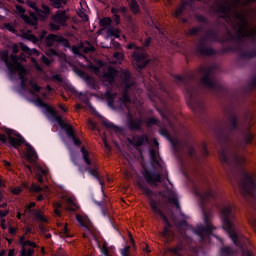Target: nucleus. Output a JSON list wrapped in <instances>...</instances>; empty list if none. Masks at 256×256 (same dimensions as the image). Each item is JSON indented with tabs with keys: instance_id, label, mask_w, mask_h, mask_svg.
<instances>
[{
	"instance_id": "39448f33",
	"label": "nucleus",
	"mask_w": 256,
	"mask_h": 256,
	"mask_svg": "<svg viewBox=\"0 0 256 256\" xmlns=\"http://www.w3.org/2000/svg\"><path fill=\"white\" fill-rule=\"evenodd\" d=\"M0 142L17 150H19V147L22 145H25V147H27L25 157L29 163H35V161L39 159L35 148H33L29 142L25 141V138L19 132L13 129H7L6 134H0Z\"/></svg>"
},
{
	"instance_id": "20e7f679",
	"label": "nucleus",
	"mask_w": 256,
	"mask_h": 256,
	"mask_svg": "<svg viewBox=\"0 0 256 256\" xmlns=\"http://www.w3.org/2000/svg\"><path fill=\"white\" fill-rule=\"evenodd\" d=\"M138 188L140 189L141 192L144 193V195H146V197L149 199V205L154 213V215L156 217H161L163 223H164V228L163 230L160 232V237H162L163 239H173L174 237V233H173V224L171 223V221H169V218L167 217V215H165V212H163V210L161 209V207L159 206V202H157L155 199H153V190H151V188H149L147 185H145L143 182H138L137 183Z\"/></svg>"
},
{
	"instance_id": "a19ab883",
	"label": "nucleus",
	"mask_w": 256,
	"mask_h": 256,
	"mask_svg": "<svg viewBox=\"0 0 256 256\" xmlns=\"http://www.w3.org/2000/svg\"><path fill=\"white\" fill-rule=\"evenodd\" d=\"M183 9H185V4H182V6L176 9V11L174 12V17H181Z\"/></svg>"
},
{
	"instance_id": "6e6552de",
	"label": "nucleus",
	"mask_w": 256,
	"mask_h": 256,
	"mask_svg": "<svg viewBox=\"0 0 256 256\" xmlns=\"http://www.w3.org/2000/svg\"><path fill=\"white\" fill-rule=\"evenodd\" d=\"M28 7L33 9V12H30L29 16L25 15V9L22 6L17 5L16 6V13L20 15V17L27 23V25H37V20L41 19V21H45L47 19L49 13H51V10L49 9V6L43 5L42 9L43 11L39 10L37 7V4L33 1H27Z\"/></svg>"
},
{
	"instance_id": "2f4dec72",
	"label": "nucleus",
	"mask_w": 256,
	"mask_h": 256,
	"mask_svg": "<svg viewBox=\"0 0 256 256\" xmlns=\"http://www.w3.org/2000/svg\"><path fill=\"white\" fill-rule=\"evenodd\" d=\"M141 120H135V118L129 116L128 125L130 129H139L141 127Z\"/></svg>"
},
{
	"instance_id": "2eb2a0df",
	"label": "nucleus",
	"mask_w": 256,
	"mask_h": 256,
	"mask_svg": "<svg viewBox=\"0 0 256 256\" xmlns=\"http://www.w3.org/2000/svg\"><path fill=\"white\" fill-rule=\"evenodd\" d=\"M52 23H50L51 31H59L61 29V25H65L67 23V12L59 11L52 17Z\"/></svg>"
},
{
	"instance_id": "bf43d9fd",
	"label": "nucleus",
	"mask_w": 256,
	"mask_h": 256,
	"mask_svg": "<svg viewBox=\"0 0 256 256\" xmlns=\"http://www.w3.org/2000/svg\"><path fill=\"white\" fill-rule=\"evenodd\" d=\"M8 233H9L10 235H15V233H17V228H15V227H9V228H8Z\"/></svg>"
},
{
	"instance_id": "c03bdc74",
	"label": "nucleus",
	"mask_w": 256,
	"mask_h": 256,
	"mask_svg": "<svg viewBox=\"0 0 256 256\" xmlns=\"http://www.w3.org/2000/svg\"><path fill=\"white\" fill-rule=\"evenodd\" d=\"M202 155L209 157V149H207V143L205 142L202 143Z\"/></svg>"
},
{
	"instance_id": "c756f323",
	"label": "nucleus",
	"mask_w": 256,
	"mask_h": 256,
	"mask_svg": "<svg viewBox=\"0 0 256 256\" xmlns=\"http://www.w3.org/2000/svg\"><path fill=\"white\" fill-rule=\"evenodd\" d=\"M220 256H235V250L229 246H224L220 249Z\"/></svg>"
},
{
	"instance_id": "774afa93",
	"label": "nucleus",
	"mask_w": 256,
	"mask_h": 256,
	"mask_svg": "<svg viewBox=\"0 0 256 256\" xmlns=\"http://www.w3.org/2000/svg\"><path fill=\"white\" fill-rule=\"evenodd\" d=\"M8 256H15V249H10L8 252Z\"/></svg>"
},
{
	"instance_id": "680f3d73",
	"label": "nucleus",
	"mask_w": 256,
	"mask_h": 256,
	"mask_svg": "<svg viewBox=\"0 0 256 256\" xmlns=\"http://www.w3.org/2000/svg\"><path fill=\"white\" fill-rule=\"evenodd\" d=\"M37 181L39 182V183H45V179L43 178V175H41V174H37Z\"/></svg>"
},
{
	"instance_id": "8fccbe9b",
	"label": "nucleus",
	"mask_w": 256,
	"mask_h": 256,
	"mask_svg": "<svg viewBox=\"0 0 256 256\" xmlns=\"http://www.w3.org/2000/svg\"><path fill=\"white\" fill-rule=\"evenodd\" d=\"M78 16H79L83 21H89V17H88L87 14H85V12H83V11L78 12Z\"/></svg>"
},
{
	"instance_id": "69168bd1",
	"label": "nucleus",
	"mask_w": 256,
	"mask_h": 256,
	"mask_svg": "<svg viewBox=\"0 0 256 256\" xmlns=\"http://www.w3.org/2000/svg\"><path fill=\"white\" fill-rule=\"evenodd\" d=\"M45 199V196L43 194H40L37 196L36 201H43Z\"/></svg>"
},
{
	"instance_id": "72a5a7b5",
	"label": "nucleus",
	"mask_w": 256,
	"mask_h": 256,
	"mask_svg": "<svg viewBox=\"0 0 256 256\" xmlns=\"http://www.w3.org/2000/svg\"><path fill=\"white\" fill-rule=\"evenodd\" d=\"M85 81H86L88 87H90L91 89H94V90L99 89V84H97L95 79L88 76L85 78Z\"/></svg>"
},
{
	"instance_id": "0eeeda50",
	"label": "nucleus",
	"mask_w": 256,
	"mask_h": 256,
	"mask_svg": "<svg viewBox=\"0 0 256 256\" xmlns=\"http://www.w3.org/2000/svg\"><path fill=\"white\" fill-rule=\"evenodd\" d=\"M221 221L222 229L231 238L236 247H245L241 244V236L237 232V218L235 217V212L233 211V206L228 204L224 206L221 210Z\"/></svg>"
},
{
	"instance_id": "7c9ffc66",
	"label": "nucleus",
	"mask_w": 256,
	"mask_h": 256,
	"mask_svg": "<svg viewBox=\"0 0 256 256\" xmlns=\"http://www.w3.org/2000/svg\"><path fill=\"white\" fill-rule=\"evenodd\" d=\"M98 247L102 254H104L105 256H109V244L107 243V241L103 240L101 243L98 242Z\"/></svg>"
},
{
	"instance_id": "f257e3e1",
	"label": "nucleus",
	"mask_w": 256,
	"mask_h": 256,
	"mask_svg": "<svg viewBox=\"0 0 256 256\" xmlns=\"http://www.w3.org/2000/svg\"><path fill=\"white\" fill-rule=\"evenodd\" d=\"M255 143V135L251 130H246L242 143L232 148H222L219 150V158L224 167L226 175L232 183L236 182L238 189L245 201L256 209V173L249 172L246 167L247 158L239 149L245 150L246 145Z\"/></svg>"
},
{
	"instance_id": "c85d7f7f",
	"label": "nucleus",
	"mask_w": 256,
	"mask_h": 256,
	"mask_svg": "<svg viewBox=\"0 0 256 256\" xmlns=\"http://www.w3.org/2000/svg\"><path fill=\"white\" fill-rule=\"evenodd\" d=\"M106 37L107 39H109L110 37H115V39H119L121 37V31H119V29L109 28L106 31Z\"/></svg>"
},
{
	"instance_id": "338daca9",
	"label": "nucleus",
	"mask_w": 256,
	"mask_h": 256,
	"mask_svg": "<svg viewBox=\"0 0 256 256\" xmlns=\"http://www.w3.org/2000/svg\"><path fill=\"white\" fill-rule=\"evenodd\" d=\"M54 215H56V217H61V212L59 209H54Z\"/></svg>"
},
{
	"instance_id": "de8ad7c7",
	"label": "nucleus",
	"mask_w": 256,
	"mask_h": 256,
	"mask_svg": "<svg viewBox=\"0 0 256 256\" xmlns=\"http://www.w3.org/2000/svg\"><path fill=\"white\" fill-rule=\"evenodd\" d=\"M103 125L107 129H117V127H115V125H113V123L109 122L108 120H103Z\"/></svg>"
},
{
	"instance_id": "f03ea898",
	"label": "nucleus",
	"mask_w": 256,
	"mask_h": 256,
	"mask_svg": "<svg viewBox=\"0 0 256 256\" xmlns=\"http://www.w3.org/2000/svg\"><path fill=\"white\" fill-rule=\"evenodd\" d=\"M255 0H230L220 8L223 17L234 21L235 29L241 37H256V26L251 23L250 12L241 10V7L247 3H253Z\"/></svg>"
},
{
	"instance_id": "58836bf2",
	"label": "nucleus",
	"mask_w": 256,
	"mask_h": 256,
	"mask_svg": "<svg viewBox=\"0 0 256 256\" xmlns=\"http://www.w3.org/2000/svg\"><path fill=\"white\" fill-rule=\"evenodd\" d=\"M188 156L190 159H197V152L195 151V147L188 146Z\"/></svg>"
},
{
	"instance_id": "412c9836",
	"label": "nucleus",
	"mask_w": 256,
	"mask_h": 256,
	"mask_svg": "<svg viewBox=\"0 0 256 256\" xmlns=\"http://www.w3.org/2000/svg\"><path fill=\"white\" fill-rule=\"evenodd\" d=\"M89 51H93V46L89 44V42L81 43L79 46H74L72 48V52L74 55H81L82 53H89Z\"/></svg>"
},
{
	"instance_id": "9d476101",
	"label": "nucleus",
	"mask_w": 256,
	"mask_h": 256,
	"mask_svg": "<svg viewBox=\"0 0 256 256\" xmlns=\"http://www.w3.org/2000/svg\"><path fill=\"white\" fill-rule=\"evenodd\" d=\"M80 153L82 154V159H83L84 163L86 165L90 166L88 168L89 175L94 177V179H96L98 181V183H100V185H103V181L101 180V176H99V166L97 165V162L92 160L93 159V153L90 152L89 150L85 149V146L81 147Z\"/></svg>"
},
{
	"instance_id": "aec40b11",
	"label": "nucleus",
	"mask_w": 256,
	"mask_h": 256,
	"mask_svg": "<svg viewBox=\"0 0 256 256\" xmlns=\"http://www.w3.org/2000/svg\"><path fill=\"white\" fill-rule=\"evenodd\" d=\"M214 229L215 226H199L196 229V235L200 237L201 241H205V237H211V235H213Z\"/></svg>"
},
{
	"instance_id": "4468645a",
	"label": "nucleus",
	"mask_w": 256,
	"mask_h": 256,
	"mask_svg": "<svg viewBox=\"0 0 256 256\" xmlns=\"http://www.w3.org/2000/svg\"><path fill=\"white\" fill-rule=\"evenodd\" d=\"M76 220L79 223L80 227H84L85 238L89 237V235H95V226L93 225V222L89 220V217L78 214L76 215Z\"/></svg>"
},
{
	"instance_id": "f704fd0d",
	"label": "nucleus",
	"mask_w": 256,
	"mask_h": 256,
	"mask_svg": "<svg viewBox=\"0 0 256 256\" xmlns=\"http://www.w3.org/2000/svg\"><path fill=\"white\" fill-rule=\"evenodd\" d=\"M128 3L132 13L137 15V13H139V4H137L135 0H129Z\"/></svg>"
},
{
	"instance_id": "09e8293b",
	"label": "nucleus",
	"mask_w": 256,
	"mask_h": 256,
	"mask_svg": "<svg viewBox=\"0 0 256 256\" xmlns=\"http://www.w3.org/2000/svg\"><path fill=\"white\" fill-rule=\"evenodd\" d=\"M37 171L39 173V175H47V169H44L43 166L41 165H38L37 166Z\"/></svg>"
},
{
	"instance_id": "e433bc0d",
	"label": "nucleus",
	"mask_w": 256,
	"mask_h": 256,
	"mask_svg": "<svg viewBox=\"0 0 256 256\" xmlns=\"http://www.w3.org/2000/svg\"><path fill=\"white\" fill-rule=\"evenodd\" d=\"M202 83L206 87H213V80H211V77H209V74H207L202 78Z\"/></svg>"
},
{
	"instance_id": "4d7b16f0",
	"label": "nucleus",
	"mask_w": 256,
	"mask_h": 256,
	"mask_svg": "<svg viewBox=\"0 0 256 256\" xmlns=\"http://www.w3.org/2000/svg\"><path fill=\"white\" fill-rule=\"evenodd\" d=\"M22 191H23L22 188L15 187V188H13L12 193H13V195H19Z\"/></svg>"
},
{
	"instance_id": "37998d69",
	"label": "nucleus",
	"mask_w": 256,
	"mask_h": 256,
	"mask_svg": "<svg viewBox=\"0 0 256 256\" xmlns=\"http://www.w3.org/2000/svg\"><path fill=\"white\" fill-rule=\"evenodd\" d=\"M148 127H151L153 125H159V120L157 118H150L147 120Z\"/></svg>"
},
{
	"instance_id": "6ab92c4d",
	"label": "nucleus",
	"mask_w": 256,
	"mask_h": 256,
	"mask_svg": "<svg viewBox=\"0 0 256 256\" xmlns=\"http://www.w3.org/2000/svg\"><path fill=\"white\" fill-rule=\"evenodd\" d=\"M129 143L130 145H133L135 149H139V147L150 145L151 141L149 140V136L143 134L134 136L131 140H129Z\"/></svg>"
},
{
	"instance_id": "4c0bfd02",
	"label": "nucleus",
	"mask_w": 256,
	"mask_h": 256,
	"mask_svg": "<svg viewBox=\"0 0 256 256\" xmlns=\"http://www.w3.org/2000/svg\"><path fill=\"white\" fill-rule=\"evenodd\" d=\"M76 167H78V171L79 173H82V175H85V173L89 172V165H84V164H78L76 165Z\"/></svg>"
},
{
	"instance_id": "dca6fc26",
	"label": "nucleus",
	"mask_w": 256,
	"mask_h": 256,
	"mask_svg": "<svg viewBox=\"0 0 256 256\" xmlns=\"http://www.w3.org/2000/svg\"><path fill=\"white\" fill-rule=\"evenodd\" d=\"M142 175L149 185H157L161 183L163 179L161 178V173L155 172V170L144 169Z\"/></svg>"
},
{
	"instance_id": "4be33fe9",
	"label": "nucleus",
	"mask_w": 256,
	"mask_h": 256,
	"mask_svg": "<svg viewBox=\"0 0 256 256\" xmlns=\"http://www.w3.org/2000/svg\"><path fill=\"white\" fill-rule=\"evenodd\" d=\"M47 57L42 56V62H44L45 65H51V62L53 61V58L51 57H60L61 59H66V57L63 54H59V52L49 49L46 52Z\"/></svg>"
},
{
	"instance_id": "7ed1b4c3",
	"label": "nucleus",
	"mask_w": 256,
	"mask_h": 256,
	"mask_svg": "<svg viewBox=\"0 0 256 256\" xmlns=\"http://www.w3.org/2000/svg\"><path fill=\"white\" fill-rule=\"evenodd\" d=\"M89 68L92 69L96 75H101V72L103 71L102 77L106 83H113V81L120 76L122 87H124V94L120 98L121 107H126L129 111L131 105H135V102H131V100H129V96L127 94L131 91V86L133 85L131 82V73H129V71H121V73H119L112 67H107L101 61H94V64H89Z\"/></svg>"
},
{
	"instance_id": "f3484780",
	"label": "nucleus",
	"mask_w": 256,
	"mask_h": 256,
	"mask_svg": "<svg viewBox=\"0 0 256 256\" xmlns=\"http://www.w3.org/2000/svg\"><path fill=\"white\" fill-rule=\"evenodd\" d=\"M45 109H46V115H50V117H52L56 121V123H58L61 129H73V126H71V124L63 120L61 116H57V112L53 107L45 106Z\"/></svg>"
},
{
	"instance_id": "6e6d98bb",
	"label": "nucleus",
	"mask_w": 256,
	"mask_h": 256,
	"mask_svg": "<svg viewBox=\"0 0 256 256\" xmlns=\"http://www.w3.org/2000/svg\"><path fill=\"white\" fill-rule=\"evenodd\" d=\"M32 63H34V67L37 69V71H42L41 66L37 63V60L35 58H31Z\"/></svg>"
},
{
	"instance_id": "603ef678",
	"label": "nucleus",
	"mask_w": 256,
	"mask_h": 256,
	"mask_svg": "<svg viewBox=\"0 0 256 256\" xmlns=\"http://www.w3.org/2000/svg\"><path fill=\"white\" fill-rule=\"evenodd\" d=\"M4 27L7 31H10L11 33L15 32V27L12 24H5Z\"/></svg>"
},
{
	"instance_id": "423d86ee",
	"label": "nucleus",
	"mask_w": 256,
	"mask_h": 256,
	"mask_svg": "<svg viewBox=\"0 0 256 256\" xmlns=\"http://www.w3.org/2000/svg\"><path fill=\"white\" fill-rule=\"evenodd\" d=\"M20 47L23 51V53L20 55V57H17V55L12 54L11 55V62H9V52L8 51H4L1 54V57L4 61V63H6V67H8V69L13 70V71H17V73H19L20 79L22 81V85H26V79L25 77H27V74L29 72H27V70H25V68H23V66H21V64H19V61H25V55H35V57H39V51H37L36 49H30L29 47H27V45L20 43Z\"/></svg>"
},
{
	"instance_id": "864d4df0",
	"label": "nucleus",
	"mask_w": 256,
	"mask_h": 256,
	"mask_svg": "<svg viewBox=\"0 0 256 256\" xmlns=\"http://www.w3.org/2000/svg\"><path fill=\"white\" fill-rule=\"evenodd\" d=\"M9 215V209L6 210H0V219H3L4 217H7Z\"/></svg>"
},
{
	"instance_id": "f8f14e48",
	"label": "nucleus",
	"mask_w": 256,
	"mask_h": 256,
	"mask_svg": "<svg viewBox=\"0 0 256 256\" xmlns=\"http://www.w3.org/2000/svg\"><path fill=\"white\" fill-rule=\"evenodd\" d=\"M18 243L21 245L20 256H33L35 255V249L39 247L37 243L25 240V236H20Z\"/></svg>"
},
{
	"instance_id": "13d9d810",
	"label": "nucleus",
	"mask_w": 256,
	"mask_h": 256,
	"mask_svg": "<svg viewBox=\"0 0 256 256\" xmlns=\"http://www.w3.org/2000/svg\"><path fill=\"white\" fill-rule=\"evenodd\" d=\"M26 39H28V41H32L33 43H37V38H35V35L29 34L26 36Z\"/></svg>"
},
{
	"instance_id": "3c124183",
	"label": "nucleus",
	"mask_w": 256,
	"mask_h": 256,
	"mask_svg": "<svg viewBox=\"0 0 256 256\" xmlns=\"http://www.w3.org/2000/svg\"><path fill=\"white\" fill-rule=\"evenodd\" d=\"M131 249V247L126 246L121 250V255L122 256H129V250Z\"/></svg>"
},
{
	"instance_id": "5701e85b",
	"label": "nucleus",
	"mask_w": 256,
	"mask_h": 256,
	"mask_svg": "<svg viewBox=\"0 0 256 256\" xmlns=\"http://www.w3.org/2000/svg\"><path fill=\"white\" fill-rule=\"evenodd\" d=\"M63 41H64L66 47H68L69 42H67V40H64L63 37L57 36L54 34H50L46 38V45H47V47H53V45H55V43H61Z\"/></svg>"
},
{
	"instance_id": "a211bd4d",
	"label": "nucleus",
	"mask_w": 256,
	"mask_h": 256,
	"mask_svg": "<svg viewBox=\"0 0 256 256\" xmlns=\"http://www.w3.org/2000/svg\"><path fill=\"white\" fill-rule=\"evenodd\" d=\"M159 133L171 143L174 151H181V149H183V144L181 141H179V139L176 137H173L168 129H160Z\"/></svg>"
},
{
	"instance_id": "49530a36",
	"label": "nucleus",
	"mask_w": 256,
	"mask_h": 256,
	"mask_svg": "<svg viewBox=\"0 0 256 256\" xmlns=\"http://www.w3.org/2000/svg\"><path fill=\"white\" fill-rule=\"evenodd\" d=\"M114 57L116 58L115 63H121V61H123L124 55L121 52H117L114 54Z\"/></svg>"
},
{
	"instance_id": "5fc2aeb1",
	"label": "nucleus",
	"mask_w": 256,
	"mask_h": 256,
	"mask_svg": "<svg viewBox=\"0 0 256 256\" xmlns=\"http://www.w3.org/2000/svg\"><path fill=\"white\" fill-rule=\"evenodd\" d=\"M70 160L73 163V165H75V167L76 165H79V163H77V156L75 154H71Z\"/></svg>"
},
{
	"instance_id": "9b49d317",
	"label": "nucleus",
	"mask_w": 256,
	"mask_h": 256,
	"mask_svg": "<svg viewBox=\"0 0 256 256\" xmlns=\"http://www.w3.org/2000/svg\"><path fill=\"white\" fill-rule=\"evenodd\" d=\"M153 147L149 150L150 164L153 169H159L163 171V160L159 156V142L157 139H153Z\"/></svg>"
},
{
	"instance_id": "ea45409f",
	"label": "nucleus",
	"mask_w": 256,
	"mask_h": 256,
	"mask_svg": "<svg viewBox=\"0 0 256 256\" xmlns=\"http://www.w3.org/2000/svg\"><path fill=\"white\" fill-rule=\"evenodd\" d=\"M29 85H30V87H31L32 93H39V91H40L41 88H40L39 86H37V84L35 83V81L31 80V81L29 82Z\"/></svg>"
},
{
	"instance_id": "0e129e2a",
	"label": "nucleus",
	"mask_w": 256,
	"mask_h": 256,
	"mask_svg": "<svg viewBox=\"0 0 256 256\" xmlns=\"http://www.w3.org/2000/svg\"><path fill=\"white\" fill-rule=\"evenodd\" d=\"M0 225H1L2 229H4V230L7 229V224H6V220L5 219L1 220Z\"/></svg>"
},
{
	"instance_id": "bb28decb",
	"label": "nucleus",
	"mask_w": 256,
	"mask_h": 256,
	"mask_svg": "<svg viewBox=\"0 0 256 256\" xmlns=\"http://www.w3.org/2000/svg\"><path fill=\"white\" fill-rule=\"evenodd\" d=\"M246 242L248 243L249 246L243 248L242 250V255L243 256H255V247L251 245V242H249V239H246Z\"/></svg>"
},
{
	"instance_id": "a18cd8bd",
	"label": "nucleus",
	"mask_w": 256,
	"mask_h": 256,
	"mask_svg": "<svg viewBox=\"0 0 256 256\" xmlns=\"http://www.w3.org/2000/svg\"><path fill=\"white\" fill-rule=\"evenodd\" d=\"M31 191H33L34 193H41V191H43V188L37 184H33L31 186Z\"/></svg>"
},
{
	"instance_id": "1a4fd4ad",
	"label": "nucleus",
	"mask_w": 256,
	"mask_h": 256,
	"mask_svg": "<svg viewBox=\"0 0 256 256\" xmlns=\"http://www.w3.org/2000/svg\"><path fill=\"white\" fill-rule=\"evenodd\" d=\"M195 195L200 199V207L203 213L204 225L213 226L211 224V220L209 219V213H207V205L213 204L217 196L215 195V191L211 187V184L207 182L206 188H202L201 190L195 189Z\"/></svg>"
},
{
	"instance_id": "79ce46f5",
	"label": "nucleus",
	"mask_w": 256,
	"mask_h": 256,
	"mask_svg": "<svg viewBox=\"0 0 256 256\" xmlns=\"http://www.w3.org/2000/svg\"><path fill=\"white\" fill-rule=\"evenodd\" d=\"M100 24L102 25V27H107V25H111V18H102L100 20Z\"/></svg>"
},
{
	"instance_id": "473e14b6",
	"label": "nucleus",
	"mask_w": 256,
	"mask_h": 256,
	"mask_svg": "<svg viewBox=\"0 0 256 256\" xmlns=\"http://www.w3.org/2000/svg\"><path fill=\"white\" fill-rule=\"evenodd\" d=\"M115 97H117V94H111V92L107 91L102 96V99H107L109 107H113V101H115Z\"/></svg>"
},
{
	"instance_id": "cd10ccee",
	"label": "nucleus",
	"mask_w": 256,
	"mask_h": 256,
	"mask_svg": "<svg viewBox=\"0 0 256 256\" xmlns=\"http://www.w3.org/2000/svg\"><path fill=\"white\" fill-rule=\"evenodd\" d=\"M168 201L172 205H175L176 209H179V211H181V205L179 204V199L177 198V195L174 194V192H169Z\"/></svg>"
},
{
	"instance_id": "e2e57ef3",
	"label": "nucleus",
	"mask_w": 256,
	"mask_h": 256,
	"mask_svg": "<svg viewBox=\"0 0 256 256\" xmlns=\"http://www.w3.org/2000/svg\"><path fill=\"white\" fill-rule=\"evenodd\" d=\"M12 51H13V53H19V45L14 44V45L12 46Z\"/></svg>"
},
{
	"instance_id": "393cba45",
	"label": "nucleus",
	"mask_w": 256,
	"mask_h": 256,
	"mask_svg": "<svg viewBox=\"0 0 256 256\" xmlns=\"http://www.w3.org/2000/svg\"><path fill=\"white\" fill-rule=\"evenodd\" d=\"M81 207L77 203V200L75 198H68L66 200V211H70L71 213H75V211H79Z\"/></svg>"
},
{
	"instance_id": "052dcab7",
	"label": "nucleus",
	"mask_w": 256,
	"mask_h": 256,
	"mask_svg": "<svg viewBox=\"0 0 256 256\" xmlns=\"http://www.w3.org/2000/svg\"><path fill=\"white\" fill-rule=\"evenodd\" d=\"M180 227H189V223L187 222V220H181L179 222Z\"/></svg>"
},
{
	"instance_id": "b1692460",
	"label": "nucleus",
	"mask_w": 256,
	"mask_h": 256,
	"mask_svg": "<svg viewBox=\"0 0 256 256\" xmlns=\"http://www.w3.org/2000/svg\"><path fill=\"white\" fill-rule=\"evenodd\" d=\"M68 139H71L75 145V147H80L82 144L81 139L78 138L77 133H75V129H65L64 130Z\"/></svg>"
},
{
	"instance_id": "a878e982",
	"label": "nucleus",
	"mask_w": 256,
	"mask_h": 256,
	"mask_svg": "<svg viewBox=\"0 0 256 256\" xmlns=\"http://www.w3.org/2000/svg\"><path fill=\"white\" fill-rule=\"evenodd\" d=\"M30 217H34L36 221L39 223H47V218H45V215H42L41 210H32V213L30 214Z\"/></svg>"
},
{
	"instance_id": "ddd939ff",
	"label": "nucleus",
	"mask_w": 256,
	"mask_h": 256,
	"mask_svg": "<svg viewBox=\"0 0 256 256\" xmlns=\"http://www.w3.org/2000/svg\"><path fill=\"white\" fill-rule=\"evenodd\" d=\"M127 49H135L133 58L134 61H136V65L139 67V69L145 67L147 63H149V60H147V54L143 48H138L135 46V44H128Z\"/></svg>"
},
{
	"instance_id": "c9c22d12",
	"label": "nucleus",
	"mask_w": 256,
	"mask_h": 256,
	"mask_svg": "<svg viewBox=\"0 0 256 256\" xmlns=\"http://www.w3.org/2000/svg\"><path fill=\"white\" fill-rule=\"evenodd\" d=\"M34 207H37V203L30 202L28 205H26L25 213H27L28 215H31L33 211H35Z\"/></svg>"
}]
</instances>
